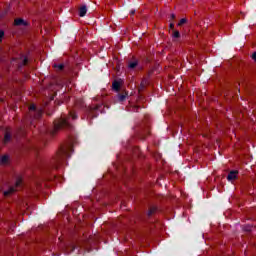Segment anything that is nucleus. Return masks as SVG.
<instances>
[{"mask_svg": "<svg viewBox=\"0 0 256 256\" xmlns=\"http://www.w3.org/2000/svg\"><path fill=\"white\" fill-rule=\"evenodd\" d=\"M69 119H78V116L74 111H70L69 115L63 114L60 118L56 119L53 123L52 128H48L47 126H42L39 129L40 139L42 143H45L47 137H53L57 131H61V129H67L68 131H72L73 125L69 122Z\"/></svg>", "mask_w": 256, "mask_h": 256, "instance_id": "f257e3e1", "label": "nucleus"}, {"mask_svg": "<svg viewBox=\"0 0 256 256\" xmlns=\"http://www.w3.org/2000/svg\"><path fill=\"white\" fill-rule=\"evenodd\" d=\"M71 153H73V146L69 144L67 147L60 148L57 156L52 161V168L59 169V165H63V161L71 158Z\"/></svg>", "mask_w": 256, "mask_h": 256, "instance_id": "f03ea898", "label": "nucleus"}, {"mask_svg": "<svg viewBox=\"0 0 256 256\" xmlns=\"http://www.w3.org/2000/svg\"><path fill=\"white\" fill-rule=\"evenodd\" d=\"M29 118L26 120L25 125H30V127H36L35 126V120L36 119H41V115H43V111L37 110V107L32 104L29 107Z\"/></svg>", "mask_w": 256, "mask_h": 256, "instance_id": "7ed1b4c3", "label": "nucleus"}, {"mask_svg": "<svg viewBox=\"0 0 256 256\" xmlns=\"http://www.w3.org/2000/svg\"><path fill=\"white\" fill-rule=\"evenodd\" d=\"M85 112L87 113L88 117L95 119V117L99 115V112L103 113V104L85 106Z\"/></svg>", "mask_w": 256, "mask_h": 256, "instance_id": "20e7f679", "label": "nucleus"}, {"mask_svg": "<svg viewBox=\"0 0 256 256\" xmlns=\"http://www.w3.org/2000/svg\"><path fill=\"white\" fill-rule=\"evenodd\" d=\"M21 187H23V178L18 177L16 179L15 185L10 186L8 190L4 191V197H9V195H13V193H15V191H19Z\"/></svg>", "mask_w": 256, "mask_h": 256, "instance_id": "39448f33", "label": "nucleus"}, {"mask_svg": "<svg viewBox=\"0 0 256 256\" xmlns=\"http://www.w3.org/2000/svg\"><path fill=\"white\" fill-rule=\"evenodd\" d=\"M14 25L16 27H27L29 25V22L25 21L23 18H16L14 20Z\"/></svg>", "mask_w": 256, "mask_h": 256, "instance_id": "423d86ee", "label": "nucleus"}, {"mask_svg": "<svg viewBox=\"0 0 256 256\" xmlns=\"http://www.w3.org/2000/svg\"><path fill=\"white\" fill-rule=\"evenodd\" d=\"M79 245L75 244V243H70L68 245H66V253L69 255V253H73V251H75V249H79Z\"/></svg>", "mask_w": 256, "mask_h": 256, "instance_id": "0eeeda50", "label": "nucleus"}, {"mask_svg": "<svg viewBox=\"0 0 256 256\" xmlns=\"http://www.w3.org/2000/svg\"><path fill=\"white\" fill-rule=\"evenodd\" d=\"M238 174H239V171L237 170L230 171L227 175L228 181H235V179H237Z\"/></svg>", "mask_w": 256, "mask_h": 256, "instance_id": "6e6552de", "label": "nucleus"}, {"mask_svg": "<svg viewBox=\"0 0 256 256\" xmlns=\"http://www.w3.org/2000/svg\"><path fill=\"white\" fill-rule=\"evenodd\" d=\"M127 97H129V92L127 91L117 94V99L120 103H123Z\"/></svg>", "mask_w": 256, "mask_h": 256, "instance_id": "1a4fd4ad", "label": "nucleus"}, {"mask_svg": "<svg viewBox=\"0 0 256 256\" xmlns=\"http://www.w3.org/2000/svg\"><path fill=\"white\" fill-rule=\"evenodd\" d=\"M112 88H113L114 91H116L117 93H119V91H120V89H121V82L115 80V81L112 83Z\"/></svg>", "mask_w": 256, "mask_h": 256, "instance_id": "9d476101", "label": "nucleus"}, {"mask_svg": "<svg viewBox=\"0 0 256 256\" xmlns=\"http://www.w3.org/2000/svg\"><path fill=\"white\" fill-rule=\"evenodd\" d=\"M85 15H87V6H82L79 9V16L85 17Z\"/></svg>", "mask_w": 256, "mask_h": 256, "instance_id": "9b49d317", "label": "nucleus"}, {"mask_svg": "<svg viewBox=\"0 0 256 256\" xmlns=\"http://www.w3.org/2000/svg\"><path fill=\"white\" fill-rule=\"evenodd\" d=\"M9 163V156L4 155L0 158V165H7Z\"/></svg>", "mask_w": 256, "mask_h": 256, "instance_id": "f8f14e48", "label": "nucleus"}, {"mask_svg": "<svg viewBox=\"0 0 256 256\" xmlns=\"http://www.w3.org/2000/svg\"><path fill=\"white\" fill-rule=\"evenodd\" d=\"M139 65V62L137 60L129 62L128 63V68L129 69H135V67H137Z\"/></svg>", "mask_w": 256, "mask_h": 256, "instance_id": "ddd939ff", "label": "nucleus"}, {"mask_svg": "<svg viewBox=\"0 0 256 256\" xmlns=\"http://www.w3.org/2000/svg\"><path fill=\"white\" fill-rule=\"evenodd\" d=\"M172 37L174 39H180L181 38V33L178 30H173L172 31Z\"/></svg>", "mask_w": 256, "mask_h": 256, "instance_id": "4468645a", "label": "nucleus"}, {"mask_svg": "<svg viewBox=\"0 0 256 256\" xmlns=\"http://www.w3.org/2000/svg\"><path fill=\"white\" fill-rule=\"evenodd\" d=\"M9 141H11V134L6 132L4 135V143H9Z\"/></svg>", "mask_w": 256, "mask_h": 256, "instance_id": "2eb2a0df", "label": "nucleus"}, {"mask_svg": "<svg viewBox=\"0 0 256 256\" xmlns=\"http://www.w3.org/2000/svg\"><path fill=\"white\" fill-rule=\"evenodd\" d=\"M157 212V207H151L148 211V217H151L154 213Z\"/></svg>", "mask_w": 256, "mask_h": 256, "instance_id": "dca6fc26", "label": "nucleus"}, {"mask_svg": "<svg viewBox=\"0 0 256 256\" xmlns=\"http://www.w3.org/2000/svg\"><path fill=\"white\" fill-rule=\"evenodd\" d=\"M147 135H149V128H146L144 133L140 134V139H145Z\"/></svg>", "mask_w": 256, "mask_h": 256, "instance_id": "f3484780", "label": "nucleus"}, {"mask_svg": "<svg viewBox=\"0 0 256 256\" xmlns=\"http://www.w3.org/2000/svg\"><path fill=\"white\" fill-rule=\"evenodd\" d=\"M54 67L56 68V69H59V71H63V69H65V65H63V64H55L54 65Z\"/></svg>", "mask_w": 256, "mask_h": 256, "instance_id": "a211bd4d", "label": "nucleus"}, {"mask_svg": "<svg viewBox=\"0 0 256 256\" xmlns=\"http://www.w3.org/2000/svg\"><path fill=\"white\" fill-rule=\"evenodd\" d=\"M185 23H187V18H182L179 23L178 26L181 27V25H185Z\"/></svg>", "mask_w": 256, "mask_h": 256, "instance_id": "6ab92c4d", "label": "nucleus"}, {"mask_svg": "<svg viewBox=\"0 0 256 256\" xmlns=\"http://www.w3.org/2000/svg\"><path fill=\"white\" fill-rule=\"evenodd\" d=\"M3 37H5V32L0 30V43L3 41Z\"/></svg>", "mask_w": 256, "mask_h": 256, "instance_id": "aec40b11", "label": "nucleus"}, {"mask_svg": "<svg viewBox=\"0 0 256 256\" xmlns=\"http://www.w3.org/2000/svg\"><path fill=\"white\" fill-rule=\"evenodd\" d=\"M27 63H29V59L27 57H25L22 61V65L25 66V65H27Z\"/></svg>", "mask_w": 256, "mask_h": 256, "instance_id": "412c9836", "label": "nucleus"}, {"mask_svg": "<svg viewBox=\"0 0 256 256\" xmlns=\"http://www.w3.org/2000/svg\"><path fill=\"white\" fill-rule=\"evenodd\" d=\"M169 27L172 31H175V24L173 22L170 23Z\"/></svg>", "mask_w": 256, "mask_h": 256, "instance_id": "4be33fe9", "label": "nucleus"}, {"mask_svg": "<svg viewBox=\"0 0 256 256\" xmlns=\"http://www.w3.org/2000/svg\"><path fill=\"white\" fill-rule=\"evenodd\" d=\"M170 19H171V21H173L175 19V14H171Z\"/></svg>", "mask_w": 256, "mask_h": 256, "instance_id": "5701e85b", "label": "nucleus"}, {"mask_svg": "<svg viewBox=\"0 0 256 256\" xmlns=\"http://www.w3.org/2000/svg\"><path fill=\"white\" fill-rule=\"evenodd\" d=\"M130 14L135 15V10H131Z\"/></svg>", "mask_w": 256, "mask_h": 256, "instance_id": "b1692460", "label": "nucleus"}, {"mask_svg": "<svg viewBox=\"0 0 256 256\" xmlns=\"http://www.w3.org/2000/svg\"><path fill=\"white\" fill-rule=\"evenodd\" d=\"M80 107H85V105L81 104Z\"/></svg>", "mask_w": 256, "mask_h": 256, "instance_id": "393cba45", "label": "nucleus"}]
</instances>
